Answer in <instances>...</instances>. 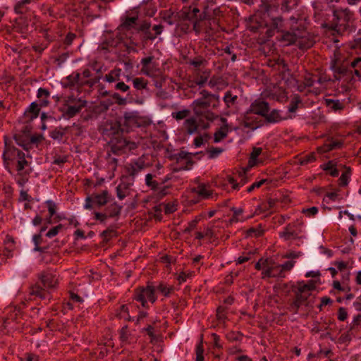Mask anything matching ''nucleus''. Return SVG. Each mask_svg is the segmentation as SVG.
Wrapping results in <instances>:
<instances>
[{
	"label": "nucleus",
	"mask_w": 361,
	"mask_h": 361,
	"mask_svg": "<svg viewBox=\"0 0 361 361\" xmlns=\"http://www.w3.org/2000/svg\"><path fill=\"white\" fill-rule=\"evenodd\" d=\"M190 30V24H177L176 32L178 35L186 34Z\"/></svg>",
	"instance_id": "51"
},
{
	"label": "nucleus",
	"mask_w": 361,
	"mask_h": 361,
	"mask_svg": "<svg viewBox=\"0 0 361 361\" xmlns=\"http://www.w3.org/2000/svg\"><path fill=\"white\" fill-rule=\"evenodd\" d=\"M46 204L47 205L48 211L49 213V218L52 217L56 212V204L52 200L46 201Z\"/></svg>",
	"instance_id": "54"
},
{
	"label": "nucleus",
	"mask_w": 361,
	"mask_h": 361,
	"mask_svg": "<svg viewBox=\"0 0 361 361\" xmlns=\"http://www.w3.org/2000/svg\"><path fill=\"white\" fill-rule=\"evenodd\" d=\"M204 347L202 342H200L195 349L196 358L195 361H204Z\"/></svg>",
	"instance_id": "47"
},
{
	"label": "nucleus",
	"mask_w": 361,
	"mask_h": 361,
	"mask_svg": "<svg viewBox=\"0 0 361 361\" xmlns=\"http://www.w3.org/2000/svg\"><path fill=\"white\" fill-rule=\"evenodd\" d=\"M133 299L141 303L143 307L147 308V302L154 303L157 300L155 288L153 286H140L135 289Z\"/></svg>",
	"instance_id": "3"
},
{
	"label": "nucleus",
	"mask_w": 361,
	"mask_h": 361,
	"mask_svg": "<svg viewBox=\"0 0 361 361\" xmlns=\"http://www.w3.org/2000/svg\"><path fill=\"white\" fill-rule=\"evenodd\" d=\"M157 290L159 291L161 294H163L164 296L167 297L173 290V287L172 286H167L164 283H161L157 287Z\"/></svg>",
	"instance_id": "43"
},
{
	"label": "nucleus",
	"mask_w": 361,
	"mask_h": 361,
	"mask_svg": "<svg viewBox=\"0 0 361 361\" xmlns=\"http://www.w3.org/2000/svg\"><path fill=\"white\" fill-rule=\"evenodd\" d=\"M257 115L254 114L249 111H246L244 114V117L241 125L244 128L255 130L262 126V121L257 116Z\"/></svg>",
	"instance_id": "8"
},
{
	"label": "nucleus",
	"mask_w": 361,
	"mask_h": 361,
	"mask_svg": "<svg viewBox=\"0 0 361 361\" xmlns=\"http://www.w3.org/2000/svg\"><path fill=\"white\" fill-rule=\"evenodd\" d=\"M39 113V108L36 102H32L28 107V109L25 111V116L27 118L29 121H32L33 119L38 117Z\"/></svg>",
	"instance_id": "23"
},
{
	"label": "nucleus",
	"mask_w": 361,
	"mask_h": 361,
	"mask_svg": "<svg viewBox=\"0 0 361 361\" xmlns=\"http://www.w3.org/2000/svg\"><path fill=\"white\" fill-rule=\"evenodd\" d=\"M323 169L325 171H329L330 175L334 177H336L339 174L338 169L336 168V164L333 161H329L326 164H324Z\"/></svg>",
	"instance_id": "40"
},
{
	"label": "nucleus",
	"mask_w": 361,
	"mask_h": 361,
	"mask_svg": "<svg viewBox=\"0 0 361 361\" xmlns=\"http://www.w3.org/2000/svg\"><path fill=\"white\" fill-rule=\"evenodd\" d=\"M111 96L116 100V102L118 105H124L126 104V99L123 98L118 93L114 92Z\"/></svg>",
	"instance_id": "59"
},
{
	"label": "nucleus",
	"mask_w": 361,
	"mask_h": 361,
	"mask_svg": "<svg viewBox=\"0 0 361 361\" xmlns=\"http://www.w3.org/2000/svg\"><path fill=\"white\" fill-rule=\"evenodd\" d=\"M14 140L16 144L22 147L24 149L28 151L30 149V142L29 137L24 135H15Z\"/></svg>",
	"instance_id": "27"
},
{
	"label": "nucleus",
	"mask_w": 361,
	"mask_h": 361,
	"mask_svg": "<svg viewBox=\"0 0 361 361\" xmlns=\"http://www.w3.org/2000/svg\"><path fill=\"white\" fill-rule=\"evenodd\" d=\"M315 159H316L315 155L314 154H308V155L304 157L303 158H302L300 160V164L302 165H305L308 163H311V162L314 161Z\"/></svg>",
	"instance_id": "60"
},
{
	"label": "nucleus",
	"mask_w": 361,
	"mask_h": 361,
	"mask_svg": "<svg viewBox=\"0 0 361 361\" xmlns=\"http://www.w3.org/2000/svg\"><path fill=\"white\" fill-rule=\"evenodd\" d=\"M238 99V97L236 95H233L231 92V91H227L224 97L223 98V100L228 109L231 108L233 105L235 104Z\"/></svg>",
	"instance_id": "36"
},
{
	"label": "nucleus",
	"mask_w": 361,
	"mask_h": 361,
	"mask_svg": "<svg viewBox=\"0 0 361 361\" xmlns=\"http://www.w3.org/2000/svg\"><path fill=\"white\" fill-rule=\"evenodd\" d=\"M62 228L63 226L61 224H59L58 226L53 227L47 233L46 236L50 238L56 236Z\"/></svg>",
	"instance_id": "55"
},
{
	"label": "nucleus",
	"mask_w": 361,
	"mask_h": 361,
	"mask_svg": "<svg viewBox=\"0 0 361 361\" xmlns=\"http://www.w3.org/2000/svg\"><path fill=\"white\" fill-rule=\"evenodd\" d=\"M223 152V149L219 147H212L210 149H209V157L210 159H214L216 157H218L221 152Z\"/></svg>",
	"instance_id": "56"
},
{
	"label": "nucleus",
	"mask_w": 361,
	"mask_h": 361,
	"mask_svg": "<svg viewBox=\"0 0 361 361\" xmlns=\"http://www.w3.org/2000/svg\"><path fill=\"white\" fill-rule=\"evenodd\" d=\"M184 126L188 134H194L197 132L198 128L196 118L193 117L187 118L184 122Z\"/></svg>",
	"instance_id": "26"
},
{
	"label": "nucleus",
	"mask_w": 361,
	"mask_h": 361,
	"mask_svg": "<svg viewBox=\"0 0 361 361\" xmlns=\"http://www.w3.org/2000/svg\"><path fill=\"white\" fill-rule=\"evenodd\" d=\"M135 88L137 90L145 89L147 87V82L142 78H136L133 81Z\"/></svg>",
	"instance_id": "50"
},
{
	"label": "nucleus",
	"mask_w": 361,
	"mask_h": 361,
	"mask_svg": "<svg viewBox=\"0 0 361 361\" xmlns=\"http://www.w3.org/2000/svg\"><path fill=\"white\" fill-rule=\"evenodd\" d=\"M14 249V240L11 237L6 238V247L3 251V255L6 258H10L13 257V250Z\"/></svg>",
	"instance_id": "33"
},
{
	"label": "nucleus",
	"mask_w": 361,
	"mask_h": 361,
	"mask_svg": "<svg viewBox=\"0 0 361 361\" xmlns=\"http://www.w3.org/2000/svg\"><path fill=\"white\" fill-rule=\"evenodd\" d=\"M323 81V78L319 75H314L310 73H307L304 78V83L307 87H312L315 82L322 84Z\"/></svg>",
	"instance_id": "22"
},
{
	"label": "nucleus",
	"mask_w": 361,
	"mask_h": 361,
	"mask_svg": "<svg viewBox=\"0 0 361 361\" xmlns=\"http://www.w3.org/2000/svg\"><path fill=\"white\" fill-rule=\"evenodd\" d=\"M116 195L121 200L129 195V185L127 183H121L116 187Z\"/></svg>",
	"instance_id": "28"
},
{
	"label": "nucleus",
	"mask_w": 361,
	"mask_h": 361,
	"mask_svg": "<svg viewBox=\"0 0 361 361\" xmlns=\"http://www.w3.org/2000/svg\"><path fill=\"white\" fill-rule=\"evenodd\" d=\"M351 69L353 73L358 77H361V58H357L350 63Z\"/></svg>",
	"instance_id": "38"
},
{
	"label": "nucleus",
	"mask_w": 361,
	"mask_h": 361,
	"mask_svg": "<svg viewBox=\"0 0 361 361\" xmlns=\"http://www.w3.org/2000/svg\"><path fill=\"white\" fill-rule=\"evenodd\" d=\"M348 313L344 307H340L338 312V319L345 321L347 319Z\"/></svg>",
	"instance_id": "62"
},
{
	"label": "nucleus",
	"mask_w": 361,
	"mask_h": 361,
	"mask_svg": "<svg viewBox=\"0 0 361 361\" xmlns=\"http://www.w3.org/2000/svg\"><path fill=\"white\" fill-rule=\"evenodd\" d=\"M40 279L44 287L47 288H54L57 283V279L51 274H42Z\"/></svg>",
	"instance_id": "18"
},
{
	"label": "nucleus",
	"mask_w": 361,
	"mask_h": 361,
	"mask_svg": "<svg viewBox=\"0 0 361 361\" xmlns=\"http://www.w3.org/2000/svg\"><path fill=\"white\" fill-rule=\"evenodd\" d=\"M264 118L268 123H278L283 120L280 111L276 109L271 111L270 113L267 112Z\"/></svg>",
	"instance_id": "34"
},
{
	"label": "nucleus",
	"mask_w": 361,
	"mask_h": 361,
	"mask_svg": "<svg viewBox=\"0 0 361 361\" xmlns=\"http://www.w3.org/2000/svg\"><path fill=\"white\" fill-rule=\"evenodd\" d=\"M135 147L136 145L134 142H128L125 139H120L116 143L112 145L111 150L115 154H119L124 152L126 149H132Z\"/></svg>",
	"instance_id": "12"
},
{
	"label": "nucleus",
	"mask_w": 361,
	"mask_h": 361,
	"mask_svg": "<svg viewBox=\"0 0 361 361\" xmlns=\"http://www.w3.org/2000/svg\"><path fill=\"white\" fill-rule=\"evenodd\" d=\"M25 153L20 149L11 146L5 141V148L3 152L4 164L6 169L9 170V166L14 162L17 163L19 157H22Z\"/></svg>",
	"instance_id": "6"
},
{
	"label": "nucleus",
	"mask_w": 361,
	"mask_h": 361,
	"mask_svg": "<svg viewBox=\"0 0 361 361\" xmlns=\"http://www.w3.org/2000/svg\"><path fill=\"white\" fill-rule=\"evenodd\" d=\"M201 97L193 101L191 104L195 115L199 118V124L203 129L209 127L210 123L215 121L219 116L209 108L216 109L220 106L219 94H212L203 90L200 92Z\"/></svg>",
	"instance_id": "1"
},
{
	"label": "nucleus",
	"mask_w": 361,
	"mask_h": 361,
	"mask_svg": "<svg viewBox=\"0 0 361 361\" xmlns=\"http://www.w3.org/2000/svg\"><path fill=\"white\" fill-rule=\"evenodd\" d=\"M87 105V101L82 99L81 97H76L74 95H71L65 98L64 106L66 110L64 115L68 118H73Z\"/></svg>",
	"instance_id": "4"
},
{
	"label": "nucleus",
	"mask_w": 361,
	"mask_h": 361,
	"mask_svg": "<svg viewBox=\"0 0 361 361\" xmlns=\"http://www.w3.org/2000/svg\"><path fill=\"white\" fill-rule=\"evenodd\" d=\"M300 101L299 100L298 97H294L290 104V106L288 107V110L290 112H294L297 108H298V104L300 102Z\"/></svg>",
	"instance_id": "63"
},
{
	"label": "nucleus",
	"mask_w": 361,
	"mask_h": 361,
	"mask_svg": "<svg viewBox=\"0 0 361 361\" xmlns=\"http://www.w3.org/2000/svg\"><path fill=\"white\" fill-rule=\"evenodd\" d=\"M29 163L25 159V155H22V157H19V160L16 163V171L18 173L21 174L22 171L28 166Z\"/></svg>",
	"instance_id": "44"
},
{
	"label": "nucleus",
	"mask_w": 361,
	"mask_h": 361,
	"mask_svg": "<svg viewBox=\"0 0 361 361\" xmlns=\"http://www.w3.org/2000/svg\"><path fill=\"white\" fill-rule=\"evenodd\" d=\"M279 235L284 240H290L297 239L299 237V233L295 228L294 225L288 224L279 233Z\"/></svg>",
	"instance_id": "14"
},
{
	"label": "nucleus",
	"mask_w": 361,
	"mask_h": 361,
	"mask_svg": "<svg viewBox=\"0 0 361 361\" xmlns=\"http://www.w3.org/2000/svg\"><path fill=\"white\" fill-rule=\"evenodd\" d=\"M266 262L264 263L263 269L262 271V278H274L277 277L279 274L274 272L276 269V264L269 259H265Z\"/></svg>",
	"instance_id": "11"
},
{
	"label": "nucleus",
	"mask_w": 361,
	"mask_h": 361,
	"mask_svg": "<svg viewBox=\"0 0 361 361\" xmlns=\"http://www.w3.org/2000/svg\"><path fill=\"white\" fill-rule=\"evenodd\" d=\"M343 143L338 140H330L324 145L317 148L319 153H325L331 150L338 149L342 146Z\"/></svg>",
	"instance_id": "20"
},
{
	"label": "nucleus",
	"mask_w": 361,
	"mask_h": 361,
	"mask_svg": "<svg viewBox=\"0 0 361 361\" xmlns=\"http://www.w3.org/2000/svg\"><path fill=\"white\" fill-rule=\"evenodd\" d=\"M192 192L197 194L202 199H208L212 196V192L209 189V186L200 183L196 188L192 189Z\"/></svg>",
	"instance_id": "17"
},
{
	"label": "nucleus",
	"mask_w": 361,
	"mask_h": 361,
	"mask_svg": "<svg viewBox=\"0 0 361 361\" xmlns=\"http://www.w3.org/2000/svg\"><path fill=\"white\" fill-rule=\"evenodd\" d=\"M350 177V169L346 168L345 171L341 174L338 179V184L340 186H346Z\"/></svg>",
	"instance_id": "42"
},
{
	"label": "nucleus",
	"mask_w": 361,
	"mask_h": 361,
	"mask_svg": "<svg viewBox=\"0 0 361 361\" xmlns=\"http://www.w3.org/2000/svg\"><path fill=\"white\" fill-rule=\"evenodd\" d=\"M172 157L177 163H180L183 160H185L187 165L192 166L193 163L192 161L191 154L185 151H180L178 153L173 154Z\"/></svg>",
	"instance_id": "24"
},
{
	"label": "nucleus",
	"mask_w": 361,
	"mask_h": 361,
	"mask_svg": "<svg viewBox=\"0 0 361 361\" xmlns=\"http://www.w3.org/2000/svg\"><path fill=\"white\" fill-rule=\"evenodd\" d=\"M109 218L106 213H99V212H95L94 213V219L97 221H99L101 224H105L106 219Z\"/></svg>",
	"instance_id": "58"
},
{
	"label": "nucleus",
	"mask_w": 361,
	"mask_h": 361,
	"mask_svg": "<svg viewBox=\"0 0 361 361\" xmlns=\"http://www.w3.org/2000/svg\"><path fill=\"white\" fill-rule=\"evenodd\" d=\"M122 209L123 207L121 205H119L116 202H114L106 208L105 212L109 218H118L121 215Z\"/></svg>",
	"instance_id": "19"
},
{
	"label": "nucleus",
	"mask_w": 361,
	"mask_h": 361,
	"mask_svg": "<svg viewBox=\"0 0 361 361\" xmlns=\"http://www.w3.org/2000/svg\"><path fill=\"white\" fill-rule=\"evenodd\" d=\"M119 339L122 346L136 342L135 337L129 331L127 326L119 331Z\"/></svg>",
	"instance_id": "13"
},
{
	"label": "nucleus",
	"mask_w": 361,
	"mask_h": 361,
	"mask_svg": "<svg viewBox=\"0 0 361 361\" xmlns=\"http://www.w3.org/2000/svg\"><path fill=\"white\" fill-rule=\"evenodd\" d=\"M125 21L123 23H135V20L139 19V11L134 8L126 13Z\"/></svg>",
	"instance_id": "37"
},
{
	"label": "nucleus",
	"mask_w": 361,
	"mask_h": 361,
	"mask_svg": "<svg viewBox=\"0 0 361 361\" xmlns=\"http://www.w3.org/2000/svg\"><path fill=\"white\" fill-rule=\"evenodd\" d=\"M204 61H205L202 57H198L190 61L189 63L195 68H199L200 66L203 64Z\"/></svg>",
	"instance_id": "64"
},
{
	"label": "nucleus",
	"mask_w": 361,
	"mask_h": 361,
	"mask_svg": "<svg viewBox=\"0 0 361 361\" xmlns=\"http://www.w3.org/2000/svg\"><path fill=\"white\" fill-rule=\"evenodd\" d=\"M190 114V110L183 109L177 112H173L171 116L173 118L179 121L187 118Z\"/></svg>",
	"instance_id": "48"
},
{
	"label": "nucleus",
	"mask_w": 361,
	"mask_h": 361,
	"mask_svg": "<svg viewBox=\"0 0 361 361\" xmlns=\"http://www.w3.org/2000/svg\"><path fill=\"white\" fill-rule=\"evenodd\" d=\"M121 69H116L111 71L105 75V80L109 82H113L118 80L120 76Z\"/></svg>",
	"instance_id": "41"
},
{
	"label": "nucleus",
	"mask_w": 361,
	"mask_h": 361,
	"mask_svg": "<svg viewBox=\"0 0 361 361\" xmlns=\"http://www.w3.org/2000/svg\"><path fill=\"white\" fill-rule=\"evenodd\" d=\"M229 133L228 127L222 126L218 128L214 135V142L215 143L221 142L222 140L226 138Z\"/></svg>",
	"instance_id": "25"
},
{
	"label": "nucleus",
	"mask_w": 361,
	"mask_h": 361,
	"mask_svg": "<svg viewBox=\"0 0 361 361\" xmlns=\"http://www.w3.org/2000/svg\"><path fill=\"white\" fill-rule=\"evenodd\" d=\"M50 96L49 92L44 88L40 87L37 91V97L40 101V106H46L49 103V97Z\"/></svg>",
	"instance_id": "29"
},
{
	"label": "nucleus",
	"mask_w": 361,
	"mask_h": 361,
	"mask_svg": "<svg viewBox=\"0 0 361 361\" xmlns=\"http://www.w3.org/2000/svg\"><path fill=\"white\" fill-rule=\"evenodd\" d=\"M145 183L152 190H155L158 185V183L155 180H153V176L151 173H147L146 175Z\"/></svg>",
	"instance_id": "52"
},
{
	"label": "nucleus",
	"mask_w": 361,
	"mask_h": 361,
	"mask_svg": "<svg viewBox=\"0 0 361 361\" xmlns=\"http://www.w3.org/2000/svg\"><path fill=\"white\" fill-rule=\"evenodd\" d=\"M231 210L233 212V216L231 219V222H238L239 221L244 220L243 218H240V216L242 215L243 212V209L233 207Z\"/></svg>",
	"instance_id": "46"
},
{
	"label": "nucleus",
	"mask_w": 361,
	"mask_h": 361,
	"mask_svg": "<svg viewBox=\"0 0 361 361\" xmlns=\"http://www.w3.org/2000/svg\"><path fill=\"white\" fill-rule=\"evenodd\" d=\"M294 261H288L281 265L276 264V269L279 270V272L276 273V274H279L277 277L284 278V271L291 270V269L294 267Z\"/></svg>",
	"instance_id": "32"
},
{
	"label": "nucleus",
	"mask_w": 361,
	"mask_h": 361,
	"mask_svg": "<svg viewBox=\"0 0 361 361\" xmlns=\"http://www.w3.org/2000/svg\"><path fill=\"white\" fill-rule=\"evenodd\" d=\"M334 16L338 21H344L348 23L353 20V13L348 8L336 9L334 12Z\"/></svg>",
	"instance_id": "15"
},
{
	"label": "nucleus",
	"mask_w": 361,
	"mask_h": 361,
	"mask_svg": "<svg viewBox=\"0 0 361 361\" xmlns=\"http://www.w3.org/2000/svg\"><path fill=\"white\" fill-rule=\"evenodd\" d=\"M31 0H21L15 6L14 10L16 13H23L25 11V5L30 3Z\"/></svg>",
	"instance_id": "49"
},
{
	"label": "nucleus",
	"mask_w": 361,
	"mask_h": 361,
	"mask_svg": "<svg viewBox=\"0 0 361 361\" xmlns=\"http://www.w3.org/2000/svg\"><path fill=\"white\" fill-rule=\"evenodd\" d=\"M314 44L312 37L308 34L305 32L302 35H299L298 46L301 49H309Z\"/></svg>",
	"instance_id": "21"
},
{
	"label": "nucleus",
	"mask_w": 361,
	"mask_h": 361,
	"mask_svg": "<svg viewBox=\"0 0 361 361\" xmlns=\"http://www.w3.org/2000/svg\"><path fill=\"white\" fill-rule=\"evenodd\" d=\"M302 213L307 216L311 217L316 215L318 213V208L317 207H312L307 209H302Z\"/></svg>",
	"instance_id": "57"
},
{
	"label": "nucleus",
	"mask_w": 361,
	"mask_h": 361,
	"mask_svg": "<svg viewBox=\"0 0 361 361\" xmlns=\"http://www.w3.org/2000/svg\"><path fill=\"white\" fill-rule=\"evenodd\" d=\"M262 149L261 147H254L250 154L249 160L250 165L256 164L257 157L261 154Z\"/></svg>",
	"instance_id": "45"
},
{
	"label": "nucleus",
	"mask_w": 361,
	"mask_h": 361,
	"mask_svg": "<svg viewBox=\"0 0 361 361\" xmlns=\"http://www.w3.org/2000/svg\"><path fill=\"white\" fill-rule=\"evenodd\" d=\"M30 295L39 297L43 299L45 298V292L39 286L35 285L30 288Z\"/></svg>",
	"instance_id": "39"
},
{
	"label": "nucleus",
	"mask_w": 361,
	"mask_h": 361,
	"mask_svg": "<svg viewBox=\"0 0 361 361\" xmlns=\"http://www.w3.org/2000/svg\"><path fill=\"white\" fill-rule=\"evenodd\" d=\"M264 233V230L262 228L261 224L256 226L255 227H251L248 228L246 231V235L247 237H255L257 238L262 235Z\"/></svg>",
	"instance_id": "35"
},
{
	"label": "nucleus",
	"mask_w": 361,
	"mask_h": 361,
	"mask_svg": "<svg viewBox=\"0 0 361 361\" xmlns=\"http://www.w3.org/2000/svg\"><path fill=\"white\" fill-rule=\"evenodd\" d=\"M331 68L336 74L339 75V79L341 76H344L348 73H353V70L350 66L348 68L344 64L340 63L336 54H334V58L331 60Z\"/></svg>",
	"instance_id": "10"
},
{
	"label": "nucleus",
	"mask_w": 361,
	"mask_h": 361,
	"mask_svg": "<svg viewBox=\"0 0 361 361\" xmlns=\"http://www.w3.org/2000/svg\"><path fill=\"white\" fill-rule=\"evenodd\" d=\"M326 106L334 111H341L344 108V104L339 100H334L331 99H325Z\"/></svg>",
	"instance_id": "30"
},
{
	"label": "nucleus",
	"mask_w": 361,
	"mask_h": 361,
	"mask_svg": "<svg viewBox=\"0 0 361 361\" xmlns=\"http://www.w3.org/2000/svg\"><path fill=\"white\" fill-rule=\"evenodd\" d=\"M199 221H200V218L196 217L195 219H193L191 221H190L188 223V227L185 229V231L186 233L190 232L192 230H193L196 227V226H197V223L199 222Z\"/></svg>",
	"instance_id": "61"
},
{
	"label": "nucleus",
	"mask_w": 361,
	"mask_h": 361,
	"mask_svg": "<svg viewBox=\"0 0 361 361\" xmlns=\"http://www.w3.org/2000/svg\"><path fill=\"white\" fill-rule=\"evenodd\" d=\"M283 39L288 42V44L297 43L298 44L299 35L294 33H286L283 36Z\"/></svg>",
	"instance_id": "53"
},
{
	"label": "nucleus",
	"mask_w": 361,
	"mask_h": 361,
	"mask_svg": "<svg viewBox=\"0 0 361 361\" xmlns=\"http://www.w3.org/2000/svg\"><path fill=\"white\" fill-rule=\"evenodd\" d=\"M80 8L83 9L84 14L87 16L97 17L99 16V15L95 13V12L97 11V9H100L101 6H99L96 1H93L88 3V4H87L86 3H82L80 6Z\"/></svg>",
	"instance_id": "16"
},
{
	"label": "nucleus",
	"mask_w": 361,
	"mask_h": 361,
	"mask_svg": "<svg viewBox=\"0 0 361 361\" xmlns=\"http://www.w3.org/2000/svg\"><path fill=\"white\" fill-rule=\"evenodd\" d=\"M146 167L147 164L144 158L139 157L138 159L133 160L130 163L126 165V170L128 175L134 178Z\"/></svg>",
	"instance_id": "7"
},
{
	"label": "nucleus",
	"mask_w": 361,
	"mask_h": 361,
	"mask_svg": "<svg viewBox=\"0 0 361 361\" xmlns=\"http://www.w3.org/2000/svg\"><path fill=\"white\" fill-rule=\"evenodd\" d=\"M116 316L118 319H123L125 321L132 320L129 315L128 307L126 305H123L119 307V308L116 310Z\"/></svg>",
	"instance_id": "31"
},
{
	"label": "nucleus",
	"mask_w": 361,
	"mask_h": 361,
	"mask_svg": "<svg viewBox=\"0 0 361 361\" xmlns=\"http://www.w3.org/2000/svg\"><path fill=\"white\" fill-rule=\"evenodd\" d=\"M247 111L257 116L264 117L269 111V106L268 102L257 99L250 104Z\"/></svg>",
	"instance_id": "9"
},
{
	"label": "nucleus",
	"mask_w": 361,
	"mask_h": 361,
	"mask_svg": "<svg viewBox=\"0 0 361 361\" xmlns=\"http://www.w3.org/2000/svg\"><path fill=\"white\" fill-rule=\"evenodd\" d=\"M316 288L315 281L310 280L307 283L303 281L298 282L297 285V291L295 293V299L290 305V311L296 314L301 307L311 308L314 302V297L311 291Z\"/></svg>",
	"instance_id": "2"
},
{
	"label": "nucleus",
	"mask_w": 361,
	"mask_h": 361,
	"mask_svg": "<svg viewBox=\"0 0 361 361\" xmlns=\"http://www.w3.org/2000/svg\"><path fill=\"white\" fill-rule=\"evenodd\" d=\"M111 195L107 190H102L99 192L92 193L91 195L87 196L85 200L84 208L86 209H91L93 204L98 207L104 206L110 200Z\"/></svg>",
	"instance_id": "5"
}]
</instances>
